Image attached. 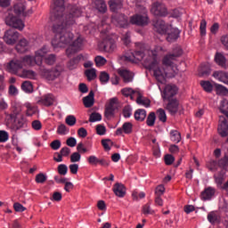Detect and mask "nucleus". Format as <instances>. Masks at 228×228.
<instances>
[{
  "instance_id": "nucleus-3",
  "label": "nucleus",
  "mask_w": 228,
  "mask_h": 228,
  "mask_svg": "<svg viewBox=\"0 0 228 228\" xmlns=\"http://www.w3.org/2000/svg\"><path fill=\"white\" fill-rule=\"evenodd\" d=\"M21 63L23 67H35V65H37L39 67V75L49 81H54V79L61 76L62 72H65V66H63V64H57L52 69H47L45 66L42 65V59H37L36 56L25 55L21 58Z\"/></svg>"
},
{
  "instance_id": "nucleus-4",
  "label": "nucleus",
  "mask_w": 228,
  "mask_h": 228,
  "mask_svg": "<svg viewBox=\"0 0 228 228\" xmlns=\"http://www.w3.org/2000/svg\"><path fill=\"white\" fill-rule=\"evenodd\" d=\"M65 12V1L64 0H53L51 16L53 20V24L65 22V20H70L71 19H77L83 15V9L77 5L72 6L69 12L63 13Z\"/></svg>"
},
{
  "instance_id": "nucleus-37",
  "label": "nucleus",
  "mask_w": 228,
  "mask_h": 228,
  "mask_svg": "<svg viewBox=\"0 0 228 228\" xmlns=\"http://www.w3.org/2000/svg\"><path fill=\"white\" fill-rule=\"evenodd\" d=\"M47 53H49V50L47 49V47L43 46L41 49L36 51L35 53V56L37 60H44V58H45L47 55Z\"/></svg>"
},
{
  "instance_id": "nucleus-23",
  "label": "nucleus",
  "mask_w": 228,
  "mask_h": 228,
  "mask_svg": "<svg viewBox=\"0 0 228 228\" xmlns=\"http://www.w3.org/2000/svg\"><path fill=\"white\" fill-rule=\"evenodd\" d=\"M22 67H24L22 64V61L19 60L11 61L8 65V69L12 74H17V72H19V70H20Z\"/></svg>"
},
{
  "instance_id": "nucleus-28",
  "label": "nucleus",
  "mask_w": 228,
  "mask_h": 228,
  "mask_svg": "<svg viewBox=\"0 0 228 228\" xmlns=\"http://www.w3.org/2000/svg\"><path fill=\"white\" fill-rule=\"evenodd\" d=\"M216 190L213 187H208L201 192V200H211L215 197Z\"/></svg>"
},
{
  "instance_id": "nucleus-43",
  "label": "nucleus",
  "mask_w": 228,
  "mask_h": 228,
  "mask_svg": "<svg viewBox=\"0 0 228 228\" xmlns=\"http://www.w3.org/2000/svg\"><path fill=\"white\" fill-rule=\"evenodd\" d=\"M200 85L205 92H208V94H211V92H213V84H211V82L202 80L200 81Z\"/></svg>"
},
{
  "instance_id": "nucleus-13",
  "label": "nucleus",
  "mask_w": 228,
  "mask_h": 228,
  "mask_svg": "<svg viewBox=\"0 0 228 228\" xmlns=\"http://www.w3.org/2000/svg\"><path fill=\"white\" fill-rule=\"evenodd\" d=\"M154 31L159 35H167L170 27L163 20H157L153 22Z\"/></svg>"
},
{
  "instance_id": "nucleus-29",
  "label": "nucleus",
  "mask_w": 228,
  "mask_h": 228,
  "mask_svg": "<svg viewBox=\"0 0 228 228\" xmlns=\"http://www.w3.org/2000/svg\"><path fill=\"white\" fill-rule=\"evenodd\" d=\"M95 93L94 91H90L89 94L83 98V103L86 108H92L95 102V99L94 98Z\"/></svg>"
},
{
  "instance_id": "nucleus-61",
  "label": "nucleus",
  "mask_w": 228,
  "mask_h": 228,
  "mask_svg": "<svg viewBox=\"0 0 228 228\" xmlns=\"http://www.w3.org/2000/svg\"><path fill=\"white\" fill-rule=\"evenodd\" d=\"M65 122L68 126H76L77 119L73 115L67 116Z\"/></svg>"
},
{
  "instance_id": "nucleus-6",
  "label": "nucleus",
  "mask_w": 228,
  "mask_h": 228,
  "mask_svg": "<svg viewBox=\"0 0 228 228\" xmlns=\"http://www.w3.org/2000/svg\"><path fill=\"white\" fill-rule=\"evenodd\" d=\"M145 58V45L143 43H135V51L132 55L125 56L126 61H132V63H138V61H143Z\"/></svg>"
},
{
  "instance_id": "nucleus-5",
  "label": "nucleus",
  "mask_w": 228,
  "mask_h": 228,
  "mask_svg": "<svg viewBox=\"0 0 228 228\" xmlns=\"http://www.w3.org/2000/svg\"><path fill=\"white\" fill-rule=\"evenodd\" d=\"M6 117V126L9 129L12 131H19V129H22V127H26V118L24 116H20L17 118V114H8L5 112Z\"/></svg>"
},
{
  "instance_id": "nucleus-35",
  "label": "nucleus",
  "mask_w": 228,
  "mask_h": 228,
  "mask_svg": "<svg viewBox=\"0 0 228 228\" xmlns=\"http://www.w3.org/2000/svg\"><path fill=\"white\" fill-rule=\"evenodd\" d=\"M20 77L24 79H35L37 77V72L31 69H23Z\"/></svg>"
},
{
  "instance_id": "nucleus-62",
  "label": "nucleus",
  "mask_w": 228,
  "mask_h": 228,
  "mask_svg": "<svg viewBox=\"0 0 228 228\" xmlns=\"http://www.w3.org/2000/svg\"><path fill=\"white\" fill-rule=\"evenodd\" d=\"M165 194V186L158 185L155 189V196L161 197Z\"/></svg>"
},
{
  "instance_id": "nucleus-50",
  "label": "nucleus",
  "mask_w": 228,
  "mask_h": 228,
  "mask_svg": "<svg viewBox=\"0 0 228 228\" xmlns=\"http://www.w3.org/2000/svg\"><path fill=\"white\" fill-rule=\"evenodd\" d=\"M102 116L99 112H93L89 117V122H101Z\"/></svg>"
},
{
  "instance_id": "nucleus-2",
  "label": "nucleus",
  "mask_w": 228,
  "mask_h": 228,
  "mask_svg": "<svg viewBox=\"0 0 228 228\" xmlns=\"http://www.w3.org/2000/svg\"><path fill=\"white\" fill-rule=\"evenodd\" d=\"M74 24H76V18L64 21L58 20V22L53 25L54 37L52 39V45L54 49L69 45L66 49V56L68 58H70L76 53H79V51H83V47H85V37L83 36L78 35L74 39V34L72 32H67V29L72 28Z\"/></svg>"
},
{
  "instance_id": "nucleus-56",
  "label": "nucleus",
  "mask_w": 228,
  "mask_h": 228,
  "mask_svg": "<svg viewBox=\"0 0 228 228\" xmlns=\"http://www.w3.org/2000/svg\"><path fill=\"white\" fill-rule=\"evenodd\" d=\"M102 145L105 151H111V145H113V142L110 139L102 140Z\"/></svg>"
},
{
  "instance_id": "nucleus-9",
  "label": "nucleus",
  "mask_w": 228,
  "mask_h": 228,
  "mask_svg": "<svg viewBox=\"0 0 228 228\" xmlns=\"http://www.w3.org/2000/svg\"><path fill=\"white\" fill-rule=\"evenodd\" d=\"M99 48L104 53H113L117 49L115 39L107 37L99 44Z\"/></svg>"
},
{
  "instance_id": "nucleus-52",
  "label": "nucleus",
  "mask_w": 228,
  "mask_h": 228,
  "mask_svg": "<svg viewBox=\"0 0 228 228\" xmlns=\"http://www.w3.org/2000/svg\"><path fill=\"white\" fill-rule=\"evenodd\" d=\"M115 111L116 110L114 109L105 107L104 117L107 118L108 120H111V118L115 117Z\"/></svg>"
},
{
  "instance_id": "nucleus-24",
  "label": "nucleus",
  "mask_w": 228,
  "mask_h": 228,
  "mask_svg": "<svg viewBox=\"0 0 228 228\" xmlns=\"http://www.w3.org/2000/svg\"><path fill=\"white\" fill-rule=\"evenodd\" d=\"M118 73L123 77L124 83H131L134 77V74L127 69H118Z\"/></svg>"
},
{
  "instance_id": "nucleus-25",
  "label": "nucleus",
  "mask_w": 228,
  "mask_h": 228,
  "mask_svg": "<svg viewBox=\"0 0 228 228\" xmlns=\"http://www.w3.org/2000/svg\"><path fill=\"white\" fill-rule=\"evenodd\" d=\"M29 49V42L27 41L26 38H22L19 41V43L16 45V51L17 53H27Z\"/></svg>"
},
{
  "instance_id": "nucleus-20",
  "label": "nucleus",
  "mask_w": 228,
  "mask_h": 228,
  "mask_svg": "<svg viewBox=\"0 0 228 228\" xmlns=\"http://www.w3.org/2000/svg\"><path fill=\"white\" fill-rule=\"evenodd\" d=\"M167 42H175V40H177V38H179V37H181V30H179V28H170L167 30Z\"/></svg>"
},
{
  "instance_id": "nucleus-36",
  "label": "nucleus",
  "mask_w": 228,
  "mask_h": 228,
  "mask_svg": "<svg viewBox=\"0 0 228 228\" xmlns=\"http://www.w3.org/2000/svg\"><path fill=\"white\" fill-rule=\"evenodd\" d=\"M95 7L101 13H106V10L108 7L106 5V2L104 0H95Z\"/></svg>"
},
{
  "instance_id": "nucleus-22",
  "label": "nucleus",
  "mask_w": 228,
  "mask_h": 228,
  "mask_svg": "<svg viewBox=\"0 0 228 228\" xmlns=\"http://www.w3.org/2000/svg\"><path fill=\"white\" fill-rule=\"evenodd\" d=\"M112 190L116 197H119L121 199L126 197V186H124V184L116 183Z\"/></svg>"
},
{
  "instance_id": "nucleus-53",
  "label": "nucleus",
  "mask_w": 228,
  "mask_h": 228,
  "mask_svg": "<svg viewBox=\"0 0 228 228\" xmlns=\"http://www.w3.org/2000/svg\"><path fill=\"white\" fill-rule=\"evenodd\" d=\"M100 81L102 85H106V83L110 81V74H108L106 71H102L100 73Z\"/></svg>"
},
{
  "instance_id": "nucleus-7",
  "label": "nucleus",
  "mask_w": 228,
  "mask_h": 228,
  "mask_svg": "<svg viewBox=\"0 0 228 228\" xmlns=\"http://www.w3.org/2000/svg\"><path fill=\"white\" fill-rule=\"evenodd\" d=\"M151 12L155 17H167L168 9L167 5L161 2H155L151 4Z\"/></svg>"
},
{
  "instance_id": "nucleus-58",
  "label": "nucleus",
  "mask_w": 228,
  "mask_h": 228,
  "mask_svg": "<svg viewBox=\"0 0 228 228\" xmlns=\"http://www.w3.org/2000/svg\"><path fill=\"white\" fill-rule=\"evenodd\" d=\"M9 138L10 135L8 134V132L4 130H0V143H4L5 142H8Z\"/></svg>"
},
{
  "instance_id": "nucleus-32",
  "label": "nucleus",
  "mask_w": 228,
  "mask_h": 228,
  "mask_svg": "<svg viewBox=\"0 0 228 228\" xmlns=\"http://www.w3.org/2000/svg\"><path fill=\"white\" fill-rule=\"evenodd\" d=\"M137 104H140L141 106H144V108H149L151 106V100L143 97L142 95V93L137 92V99H136Z\"/></svg>"
},
{
  "instance_id": "nucleus-26",
  "label": "nucleus",
  "mask_w": 228,
  "mask_h": 228,
  "mask_svg": "<svg viewBox=\"0 0 228 228\" xmlns=\"http://www.w3.org/2000/svg\"><path fill=\"white\" fill-rule=\"evenodd\" d=\"M109 6L111 12H117L118 10H122L124 6V0H110Z\"/></svg>"
},
{
  "instance_id": "nucleus-42",
  "label": "nucleus",
  "mask_w": 228,
  "mask_h": 228,
  "mask_svg": "<svg viewBox=\"0 0 228 228\" xmlns=\"http://www.w3.org/2000/svg\"><path fill=\"white\" fill-rule=\"evenodd\" d=\"M21 90H23L25 94H33V84L29 81H24L21 84Z\"/></svg>"
},
{
  "instance_id": "nucleus-55",
  "label": "nucleus",
  "mask_w": 228,
  "mask_h": 228,
  "mask_svg": "<svg viewBox=\"0 0 228 228\" xmlns=\"http://www.w3.org/2000/svg\"><path fill=\"white\" fill-rule=\"evenodd\" d=\"M121 40L124 45H129V44H131V32L127 31L126 34H124Z\"/></svg>"
},
{
  "instance_id": "nucleus-64",
  "label": "nucleus",
  "mask_w": 228,
  "mask_h": 228,
  "mask_svg": "<svg viewBox=\"0 0 228 228\" xmlns=\"http://www.w3.org/2000/svg\"><path fill=\"white\" fill-rule=\"evenodd\" d=\"M220 40H221V44H223L224 47H225V49H227L228 51V34L222 36Z\"/></svg>"
},
{
  "instance_id": "nucleus-60",
  "label": "nucleus",
  "mask_w": 228,
  "mask_h": 228,
  "mask_svg": "<svg viewBox=\"0 0 228 228\" xmlns=\"http://www.w3.org/2000/svg\"><path fill=\"white\" fill-rule=\"evenodd\" d=\"M81 161V154L79 152H73L70 156L71 163H77Z\"/></svg>"
},
{
  "instance_id": "nucleus-11",
  "label": "nucleus",
  "mask_w": 228,
  "mask_h": 228,
  "mask_svg": "<svg viewBox=\"0 0 228 228\" xmlns=\"http://www.w3.org/2000/svg\"><path fill=\"white\" fill-rule=\"evenodd\" d=\"M111 22L114 26L118 28H127L129 25V20H127V16L125 14H114L111 17Z\"/></svg>"
},
{
  "instance_id": "nucleus-21",
  "label": "nucleus",
  "mask_w": 228,
  "mask_h": 228,
  "mask_svg": "<svg viewBox=\"0 0 228 228\" xmlns=\"http://www.w3.org/2000/svg\"><path fill=\"white\" fill-rule=\"evenodd\" d=\"M213 77L215 79H217V81H220L221 83H224V85L228 86V72L227 71H215L213 73Z\"/></svg>"
},
{
  "instance_id": "nucleus-12",
  "label": "nucleus",
  "mask_w": 228,
  "mask_h": 228,
  "mask_svg": "<svg viewBox=\"0 0 228 228\" xmlns=\"http://www.w3.org/2000/svg\"><path fill=\"white\" fill-rule=\"evenodd\" d=\"M88 60V54L80 53L69 60L67 63V67L69 70H74V69H77V65H79V61H86Z\"/></svg>"
},
{
  "instance_id": "nucleus-1",
  "label": "nucleus",
  "mask_w": 228,
  "mask_h": 228,
  "mask_svg": "<svg viewBox=\"0 0 228 228\" xmlns=\"http://www.w3.org/2000/svg\"><path fill=\"white\" fill-rule=\"evenodd\" d=\"M159 51H163V47L156 46L154 50L150 51L149 54L151 55L145 58L143 63L148 70L153 71V76L157 81L163 83L167 77H175L179 74V68L174 61L183 56V48L177 46L173 49L172 53L165 55L162 59V66H159L158 61V53Z\"/></svg>"
},
{
  "instance_id": "nucleus-59",
  "label": "nucleus",
  "mask_w": 228,
  "mask_h": 228,
  "mask_svg": "<svg viewBox=\"0 0 228 228\" xmlns=\"http://www.w3.org/2000/svg\"><path fill=\"white\" fill-rule=\"evenodd\" d=\"M67 172H69L67 165L61 164L58 166V173L60 174V175H67Z\"/></svg>"
},
{
  "instance_id": "nucleus-31",
  "label": "nucleus",
  "mask_w": 228,
  "mask_h": 228,
  "mask_svg": "<svg viewBox=\"0 0 228 228\" xmlns=\"http://www.w3.org/2000/svg\"><path fill=\"white\" fill-rule=\"evenodd\" d=\"M134 117L137 122H143L147 118V110L143 109H139L135 110Z\"/></svg>"
},
{
  "instance_id": "nucleus-49",
  "label": "nucleus",
  "mask_w": 228,
  "mask_h": 228,
  "mask_svg": "<svg viewBox=\"0 0 228 228\" xmlns=\"http://www.w3.org/2000/svg\"><path fill=\"white\" fill-rule=\"evenodd\" d=\"M214 179H215L216 184H217V186H222V184H224V181H225V177H224V174H222V173L215 175Z\"/></svg>"
},
{
  "instance_id": "nucleus-48",
  "label": "nucleus",
  "mask_w": 228,
  "mask_h": 228,
  "mask_svg": "<svg viewBox=\"0 0 228 228\" xmlns=\"http://www.w3.org/2000/svg\"><path fill=\"white\" fill-rule=\"evenodd\" d=\"M94 61H95V65L96 67H104L105 63H108V61L106 60V58L98 55L94 58Z\"/></svg>"
},
{
  "instance_id": "nucleus-40",
  "label": "nucleus",
  "mask_w": 228,
  "mask_h": 228,
  "mask_svg": "<svg viewBox=\"0 0 228 228\" xmlns=\"http://www.w3.org/2000/svg\"><path fill=\"white\" fill-rule=\"evenodd\" d=\"M121 94L125 97H131L133 99V95H137L138 92L133 90L131 87H126L121 90Z\"/></svg>"
},
{
  "instance_id": "nucleus-47",
  "label": "nucleus",
  "mask_w": 228,
  "mask_h": 228,
  "mask_svg": "<svg viewBox=\"0 0 228 228\" xmlns=\"http://www.w3.org/2000/svg\"><path fill=\"white\" fill-rule=\"evenodd\" d=\"M105 107L114 110H118V100L117 98H111Z\"/></svg>"
},
{
  "instance_id": "nucleus-34",
  "label": "nucleus",
  "mask_w": 228,
  "mask_h": 228,
  "mask_svg": "<svg viewBox=\"0 0 228 228\" xmlns=\"http://www.w3.org/2000/svg\"><path fill=\"white\" fill-rule=\"evenodd\" d=\"M56 54L51 53L46 55L42 59V63H45V65H48L49 67H53L54 63H56Z\"/></svg>"
},
{
  "instance_id": "nucleus-54",
  "label": "nucleus",
  "mask_w": 228,
  "mask_h": 228,
  "mask_svg": "<svg viewBox=\"0 0 228 228\" xmlns=\"http://www.w3.org/2000/svg\"><path fill=\"white\" fill-rule=\"evenodd\" d=\"M47 181V176L44 173H39L36 175V183L38 184H44Z\"/></svg>"
},
{
  "instance_id": "nucleus-57",
  "label": "nucleus",
  "mask_w": 228,
  "mask_h": 228,
  "mask_svg": "<svg viewBox=\"0 0 228 228\" xmlns=\"http://www.w3.org/2000/svg\"><path fill=\"white\" fill-rule=\"evenodd\" d=\"M143 215H154V210L151 208V203H146L142 209Z\"/></svg>"
},
{
  "instance_id": "nucleus-18",
  "label": "nucleus",
  "mask_w": 228,
  "mask_h": 228,
  "mask_svg": "<svg viewBox=\"0 0 228 228\" xmlns=\"http://www.w3.org/2000/svg\"><path fill=\"white\" fill-rule=\"evenodd\" d=\"M14 13L21 17H28V15H31L32 12L31 11H26V4L18 3L14 5Z\"/></svg>"
},
{
  "instance_id": "nucleus-41",
  "label": "nucleus",
  "mask_w": 228,
  "mask_h": 228,
  "mask_svg": "<svg viewBox=\"0 0 228 228\" xmlns=\"http://www.w3.org/2000/svg\"><path fill=\"white\" fill-rule=\"evenodd\" d=\"M170 140L175 143H179V142H181V133H179L177 130H171Z\"/></svg>"
},
{
  "instance_id": "nucleus-38",
  "label": "nucleus",
  "mask_w": 228,
  "mask_h": 228,
  "mask_svg": "<svg viewBox=\"0 0 228 228\" xmlns=\"http://www.w3.org/2000/svg\"><path fill=\"white\" fill-rule=\"evenodd\" d=\"M154 124H156V112H150L146 118V126L154 127Z\"/></svg>"
},
{
  "instance_id": "nucleus-33",
  "label": "nucleus",
  "mask_w": 228,
  "mask_h": 228,
  "mask_svg": "<svg viewBox=\"0 0 228 228\" xmlns=\"http://www.w3.org/2000/svg\"><path fill=\"white\" fill-rule=\"evenodd\" d=\"M25 108L27 109L26 110L27 117H33V115H36V113L38 112V107L29 102L25 103Z\"/></svg>"
},
{
  "instance_id": "nucleus-39",
  "label": "nucleus",
  "mask_w": 228,
  "mask_h": 228,
  "mask_svg": "<svg viewBox=\"0 0 228 228\" xmlns=\"http://www.w3.org/2000/svg\"><path fill=\"white\" fill-rule=\"evenodd\" d=\"M87 81H94L97 77V71L95 69H89L85 71Z\"/></svg>"
},
{
  "instance_id": "nucleus-51",
  "label": "nucleus",
  "mask_w": 228,
  "mask_h": 228,
  "mask_svg": "<svg viewBox=\"0 0 228 228\" xmlns=\"http://www.w3.org/2000/svg\"><path fill=\"white\" fill-rule=\"evenodd\" d=\"M123 132L126 134H131L133 133V124L131 122H126L122 126Z\"/></svg>"
},
{
  "instance_id": "nucleus-46",
  "label": "nucleus",
  "mask_w": 228,
  "mask_h": 228,
  "mask_svg": "<svg viewBox=\"0 0 228 228\" xmlns=\"http://www.w3.org/2000/svg\"><path fill=\"white\" fill-rule=\"evenodd\" d=\"M216 94H218L219 95L228 94V88L220 84H216Z\"/></svg>"
},
{
  "instance_id": "nucleus-15",
  "label": "nucleus",
  "mask_w": 228,
  "mask_h": 228,
  "mask_svg": "<svg viewBox=\"0 0 228 228\" xmlns=\"http://www.w3.org/2000/svg\"><path fill=\"white\" fill-rule=\"evenodd\" d=\"M130 22L135 26H147L149 24V17L147 15L135 14L130 18Z\"/></svg>"
},
{
  "instance_id": "nucleus-19",
  "label": "nucleus",
  "mask_w": 228,
  "mask_h": 228,
  "mask_svg": "<svg viewBox=\"0 0 228 228\" xmlns=\"http://www.w3.org/2000/svg\"><path fill=\"white\" fill-rule=\"evenodd\" d=\"M166 109L170 115H175L179 111V101L177 99L169 100Z\"/></svg>"
},
{
  "instance_id": "nucleus-44",
  "label": "nucleus",
  "mask_w": 228,
  "mask_h": 228,
  "mask_svg": "<svg viewBox=\"0 0 228 228\" xmlns=\"http://www.w3.org/2000/svg\"><path fill=\"white\" fill-rule=\"evenodd\" d=\"M208 220L210 224H218L220 222V216L216 212H210L208 215Z\"/></svg>"
},
{
  "instance_id": "nucleus-45",
  "label": "nucleus",
  "mask_w": 228,
  "mask_h": 228,
  "mask_svg": "<svg viewBox=\"0 0 228 228\" xmlns=\"http://www.w3.org/2000/svg\"><path fill=\"white\" fill-rule=\"evenodd\" d=\"M156 114H157V118L160 122H163V124L167 122V112L165 111V110L159 109L157 110Z\"/></svg>"
},
{
  "instance_id": "nucleus-30",
  "label": "nucleus",
  "mask_w": 228,
  "mask_h": 228,
  "mask_svg": "<svg viewBox=\"0 0 228 228\" xmlns=\"http://www.w3.org/2000/svg\"><path fill=\"white\" fill-rule=\"evenodd\" d=\"M215 61L222 69H227V59L224 57V54L216 53L215 56Z\"/></svg>"
},
{
  "instance_id": "nucleus-17",
  "label": "nucleus",
  "mask_w": 228,
  "mask_h": 228,
  "mask_svg": "<svg viewBox=\"0 0 228 228\" xmlns=\"http://www.w3.org/2000/svg\"><path fill=\"white\" fill-rule=\"evenodd\" d=\"M179 89L177 88L176 86L174 85H167L166 86L163 93V99H167V101H170L172 97L175 95H177V92Z\"/></svg>"
},
{
  "instance_id": "nucleus-10",
  "label": "nucleus",
  "mask_w": 228,
  "mask_h": 228,
  "mask_svg": "<svg viewBox=\"0 0 228 228\" xmlns=\"http://www.w3.org/2000/svg\"><path fill=\"white\" fill-rule=\"evenodd\" d=\"M19 32L13 29L6 30L4 35V41L7 45H15L19 40Z\"/></svg>"
},
{
  "instance_id": "nucleus-27",
  "label": "nucleus",
  "mask_w": 228,
  "mask_h": 228,
  "mask_svg": "<svg viewBox=\"0 0 228 228\" xmlns=\"http://www.w3.org/2000/svg\"><path fill=\"white\" fill-rule=\"evenodd\" d=\"M37 104L47 107L53 106V104H54V96H53V94H46L37 102Z\"/></svg>"
},
{
  "instance_id": "nucleus-8",
  "label": "nucleus",
  "mask_w": 228,
  "mask_h": 228,
  "mask_svg": "<svg viewBox=\"0 0 228 228\" xmlns=\"http://www.w3.org/2000/svg\"><path fill=\"white\" fill-rule=\"evenodd\" d=\"M5 24L11 28H14V29H19V31H22L25 27L24 21L12 14H9L5 18Z\"/></svg>"
},
{
  "instance_id": "nucleus-16",
  "label": "nucleus",
  "mask_w": 228,
  "mask_h": 228,
  "mask_svg": "<svg viewBox=\"0 0 228 228\" xmlns=\"http://www.w3.org/2000/svg\"><path fill=\"white\" fill-rule=\"evenodd\" d=\"M87 162L94 167H97V165H101V167H110V160H107L104 158L99 159L95 155L89 156L87 158Z\"/></svg>"
},
{
  "instance_id": "nucleus-14",
  "label": "nucleus",
  "mask_w": 228,
  "mask_h": 228,
  "mask_svg": "<svg viewBox=\"0 0 228 228\" xmlns=\"http://www.w3.org/2000/svg\"><path fill=\"white\" fill-rule=\"evenodd\" d=\"M218 134L223 138H225L228 136V122L225 117L220 116L219 117V125L217 128Z\"/></svg>"
},
{
  "instance_id": "nucleus-63",
  "label": "nucleus",
  "mask_w": 228,
  "mask_h": 228,
  "mask_svg": "<svg viewBox=\"0 0 228 228\" xmlns=\"http://www.w3.org/2000/svg\"><path fill=\"white\" fill-rule=\"evenodd\" d=\"M217 165L221 168H225V167H228V157L224 156L223 159H219Z\"/></svg>"
}]
</instances>
